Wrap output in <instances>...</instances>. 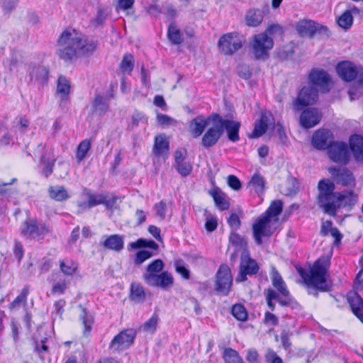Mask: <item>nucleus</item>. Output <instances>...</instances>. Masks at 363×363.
<instances>
[{"label":"nucleus","instance_id":"obj_1","mask_svg":"<svg viewBox=\"0 0 363 363\" xmlns=\"http://www.w3.org/2000/svg\"><path fill=\"white\" fill-rule=\"evenodd\" d=\"M57 54L60 59L72 62L77 56L92 55L98 47V41L89 39L74 29L65 30L58 39Z\"/></svg>","mask_w":363,"mask_h":363},{"label":"nucleus","instance_id":"obj_2","mask_svg":"<svg viewBox=\"0 0 363 363\" xmlns=\"http://www.w3.org/2000/svg\"><path fill=\"white\" fill-rule=\"evenodd\" d=\"M329 266L330 259L322 257L315 262L309 270H306L301 267H297L296 269L305 284L321 291H326L325 282Z\"/></svg>","mask_w":363,"mask_h":363},{"label":"nucleus","instance_id":"obj_3","mask_svg":"<svg viewBox=\"0 0 363 363\" xmlns=\"http://www.w3.org/2000/svg\"><path fill=\"white\" fill-rule=\"evenodd\" d=\"M318 205L325 213L331 216L336 215V197L338 193H335V185L329 179H322L318 185Z\"/></svg>","mask_w":363,"mask_h":363},{"label":"nucleus","instance_id":"obj_4","mask_svg":"<svg viewBox=\"0 0 363 363\" xmlns=\"http://www.w3.org/2000/svg\"><path fill=\"white\" fill-rule=\"evenodd\" d=\"M50 232L49 226L35 218H28L21 224V235L27 239L43 240Z\"/></svg>","mask_w":363,"mask_h":363},{"label":"nucleus","instance_id":"obj_5","mask_svg":"<svg viewBox=\"0 0 363 363\" xmlns=\"http://www.w3.org/2000/svg\"><path fill=\"white\" fill-rule=\"evenodd\" d=\"M277 223L264 215L259 217L252 225L253 236L257 245L262 243V238L270 237L276 230Z\"/></svg>","mask_w":363,"mask_h":363},{"label":"nucleus","instance_id":"obj_6","mask_svg":"<svg viewBox=\"0 0 363 363\" xmlns=\"http://www.w3.org/2000/svg\"><path fill=\"white\" fill-rule=\"evenodd\" d=\"M243 42V37L238 33H228L220 38L218 47L224 55H232L242 48Z\"/></svg>","mask_w":363,"mask_h":363},{"label":"nucleus","instance_id":"obj_7","mask_svg":"<svg viewBox=\"0 0 363 363\" xmlns=\"http://www.w3.org/2000/svg\"><path fill=\"white\" fill-rule=\"evenodd\" d=\"M274 42L266 33L254 35L252 43V52L257 60H265L268 57V52L273 48Z\"/></svg>","mask_w":363,"mask_h":363},{"label":"nucleus","instance_id":"obj_8","mask_svg":"<svg viewBox=\"0 0 363 363\" xmlns=\"http://www.w3.org/2000/svg\"><path fill=\"white\" fill-rule=\"evenodd\" d=\"M34 155H40V163L43 165L42 174L48 178L53 172L55 159L54 158L53 152L51 148H48L45 145L39 143Z\"/></svg>","mask_w":363,"mask_h":363},{"label":"nucleus","instance_id":"obj_9","mask_svg":"<svg viewBox=\"0 0 363 363\" xmlns=\"http://www.w3.org/2000/svg\"><path fill=\"white\" fill-rule=\"evenodd\" d=\"M233 284V276L227 264H221L216 273L215 284L216 291L223 296H227L230 291Z\"/></svg>","mask_w":363,"mask_h":363},{"label":"nucleus","instance_id":"obj_10","mask_svg":"<svg viewBox=\"0 0 363 363\" xmlns=\"http://www.w3.org/2000/svg\"><path fill=\"white\" fill-rule=\"evenodd\" d=\"M136 332L133 329H126L120 332L111 341L109 350L121 352L128 349L134 342Z\"/></svg>","mask_w":363,"mask_h":363},{"label":"nucleus","instance_id":"obj_11","mask_svg":"<svg viewBox=\"0 0 363 363\" xmlns=\"http://www.w3.org/2000/svg\"><path fill=\"white\" fill-rule=\"evenodd\" d=\"M259 266L257 263L250 257L247 250H244L241 255L240 263V272L235 281L242 282L247 279V275H254L257 273Z\"/></svg>","mask_w":363,"mask_h":363},{"label":"nucleus","instance_id":"obj_12","mask_svg":"<svg viewBox=\"0 0 363 363\" xmlns=\"http://www.w3.org/2000/svg\"><path fill=\"white\" fill-rule=\"evenodd\" d=\"M215 114L216 113L211 114V118L209 120H212V122L201 139V145L205 148L214 146L223 135V130L218 121L213 120Z\"/></svg>","mask_w":363,"mask_h":363},{"label":"nucleus","instance_id":"obj_13","mask_svg":"<svg viewBox=\"0 0 363 363\" xmlns=\"http://www.w3.org/2000/svg\"><path fill=\"white\" fill-rule=\"evenodd\" d=\"M298 34L302 37L313 38L315 34L328 35V28L311 20L300 21L296 26Z\"/></svg>","mask_w":363,"mask_h":363},{"label":"nucleus","instance_id":"obj_14","mask_svg":"<svg viewBox=\"0 0 363 363\" xmlns=\"http://www.w3.org/2000/svg\"><path fill=\"white\" fill-rule=\"evenodd\" d=\"M213 120L218 121L223 132L225 130L228 138L231 142H237L240 140L239 130L240 123L236 121L224 119L218 113L215 114Z\"/></svg>","mask_w":363,"mask_h":363},{"label":"nucleus","instance_id":"obj_15","mask_svg":"<svg viewBox=\"0 0 363 363\" xmlns=\"http://www.w3.org/2000/svg\"><path fill=\"white\" fill-rule=\"evenodd\" d=\"M329 158L337 163L346 164L350 157L348 147L345 143L335 142L328 149Z\"/></svg>","mask_w":363,"mask_h":363},{"label":"nucleus","instance_id":"obj_16","mask_svg":"<svg viewBox=\"0 0 363 363\" xmlns=\"http://www.w3.org/2000/svg\"><path fill=\"white\" fill-rule=\"evenodd\" d=\"M309 86L315 87L318 91L321 92L328 91V84L330 82L329 74L323 70L313 69L311 72L308 77Z\"/></svg>","mask_w":363,"mask_h":363},{"label":"nucleus","instance_id":"obj_17","mask_svg":"<svg viewBox=\"0 0 363 363\" xmlns=\"http://www.w3.org/2000/svg\"><path fill=\"white\" fill-rule=\"evenodd\" d=\"M311 143L313 146L318 150L328 149L334 143L333 135L329 130H318L313 135Z\"/></svg>","mask_w":363,"mask_h":363},{"label":"nucleus","instance_id":"obj_18","mask_svg":"<svg viewBox=\"0 0 363 363\" xmlns=\"http://www.w3.org/2000/svg\"><path fill=\"white\" fill-rule=\"evenodd\" d=\"M318 99V92L315 87L313 86H303L299 91L295 104L301 106H306L313 104Z\"/></svg>","mask_w":363,"mask_h":363},{"label":"nucleus","instance_id":"obj_19","mask_svg":"<svg viewBox=\"0 0 363 363\" xmlns=\"http://www.w3.org/2000/svg\"><path fill=\"white\" fill-rule=\"evenodd\" d=\"M336 71L339 77L345 82L354 80L359 72L357 67L350 61L339 62L336 66Z\"/></svg>","mask_w":363,"mask_h":363},{"label":"nucleus","instance_id":"obj_20","mask_svg":"<svg viewBox=\"0 0 363 363\" xmlns=\"http://www.w3.org/2000/svg\"><path fill=\"white\" fill-rule=\"evenodd\" d=\"M328 171L337 184L345 186L354 184V178L352 172L347 168L330 167Z\"/></svg>","mask_w":363,"mask_h":363},{"label":"nucleus","instance_id":"obj_21","mask_svg":"<svg viewBox=\"0 0 363 363\" xmlns=\"http://www.w3.org/2000/svg\"><path fill=\"white\" fill-rule=\"evenodd\" d=\"M174 279L171 273L163 272L155 276H148L145 283L151 286L167 289L173 285Z\"/></svg>","mask_w":363,"mask_h":363},{"label":"nucleus","instance_id":"obj_22","mask_svg":"<svg viewBox=\"0 0 363 363\" xmlns=\"http://www.w3.org/2000/svg\"><path fill=\"white\" fill-rule=\"evenodd\" d=\"M321 114L315 108L304 110L300 117L301 125L305 128H311L316 125L320 121Z\"/></svg>","mask_w":363,"mask_h":363},{"label":"nucleus","instance_id":"obj_23","mask_svg":"<svg viewBox=\"0 0 363 363\" xmlns=\"http://www.w3.org/2000/svg\"><path fill=\"white\" fill-rule=\"evenodd\" d=\"M211 115L206 118L198 116L190 121L189 131L194 138H198L203 133L204 130L211 125L212 120Z\"/></svg>","mask_w":363,"mask_h":363},{"label":"nucleus","instance_id":"obj_24","mask_svg":"<svg viewBox=\"0 0 363 363\" xmlns=\"http://www.w3.org/2000/svg\"><path fill=\"white\" fill-rule=\"evenodd\" d=\"M347 301L353 313L363 323V299L355 291L347 294Z\"/></svg>","mask_w":363,"mask_h":363},{"label":"nucleus","instance_id":"obj_25","mask_svg":"<svg viewBox=\"0 0 363 363\" xmlns=\"http://www.w3.org/2000/svg\"><path fill=\"white\" fill-rule=\"evenodd\" d=\"M169 141L164 135H159L155 138L153 152L157 157H167L169 152Z\"/></svg>","mask_w":363,"mask_h":363},{"label":"nucleus","instance_id":"obj_26","mask_svg":"<svg viewBox=\"0 0 363 363\" xmlns=\"http://www.w3.org/2000/svg\"><path fill=\"white\" fill-rule=\"evenodd\" d=\"M102 245L106 250L118 252L124 247L123 238L119 235H111L106 237Z\"/></svg>","mask_w":363,"mask_h":363},{"label":"nucleus","instance_id":"obj_27","mask_svg":"<svg viewBox=\"0 0 363 363\" xmlns=\"http://www.w3.org/2000/svg\"><path fill=\"white\" fill-rule=\"evenodd\" d=\"M48 70L43 66H33L30 70V80L40 85L47 82Z\"/></svg>","mask_w":363,"mask_h":363},{"label":"nucleus","instance_id":"obj_28","mask_svg":"<svg viewBox=\"0 0 363 363\" xmlns=\"http://www.w3.org/2000/svg\"><path fill=\"white\" fill-rule=\"evenodd\" d=\"M350 145L356 161L363 162V137L352 135L350 140Z\"/></svg>","mask_w":363,"mask_h":363},{"label":"nucleus","instance_id":"obj_29","mask_svg":"<svg viewBox=\"0 0 363 363\" xmlns=\"http://www.w3.org/2000/svg\"><path fill=\"white\" fill-rule=\"evenodd\" d=\"M108 101L100 94H96L92 101L91 111L98 115H104L108 110Z\"/></svg>","mask_w":363,"mask_h":363},{"label":"nucleus","instance_id":"obj_30","mask_svg":"<svg viewBox=\"0 0 363 363\" xmlns=\"http://www.w3.org/2000/svg\"><path fill=\"white\" fill-rule=\"evenodd\" d=\"M272 282L274 287L277 289L281 296H288L289 295V291L285 282L275 268H273L272 271Z\"/></svg>","mask_w":363,"mask_h":363},{"label":"nucleus","instance_id":"obj_31","mask_svg":"<svg viewBox=\"0 0 363 363\" xmlns=\"http://www.w3.org/2000/svg\"><path fill=\"white\" fill-rule=\"evenodd\" d=\"M48 191L50 199L56 201H64L69 198L67 189L63 186H51Z\"/></svg>","mask_w":363,"mask_h":363},{"label":"nucleus","instance_id":"obj_32","mask_svg":"<svg viewBox=\"0 0 363 363\" xmlns=\"http://www.w3.org/2000/svg\"><path fill=\"white\" fill-rule=\"evenodd\" d=\"M356 200V196L352 191L338 193L336 197V210L341 206H352Z\"/></svg>","mask_w":363,"mask_h":363},{"label":"nucleus","instance_id":"obj_33","mask_svg":"<svg viewBox=\"0 0 363 363\" xmlns=\"http://www.w3.org/2000/svg\"><path fill=\"white\" fill-rule=\"evenodd\" d=\"M263 21V12L259 9H251L245 16L246 24L248 26L256 27Z\"/></svg>","mask_w":363,"mask_h":363},{"label":"nucleus","instance_id":"obj_34","mask_svg":"<svg viewBox=\"0 0 363 363\" xmlns=\"http://www.w3.org/2000/svg\"><path fill=\"white\" fill-rule=\"evenodd\" d=\"M70 91L69 81L63 76H60L57 80V93L61 96L62 100L68 99Z\"/></svg>","mask_w":363,"mask_h":363},{"label":"nucleus","instance_id":"obj_35","mask_svg":"<svg viewBox=\"0 0 363 363\" xmlns=\"http://www.w3.org/2000/svg\"><path fill=\"white\" fill-rule=\"evenodd\" d=\"M283 208V203L281 201L277 200L273 201L266 212L263 214L264 216L270 218L272 220L276 223L278 222L277 216L281 213Z\"/></svg>","mask_w":363,"mask_h":363},{"label":"nucleus","instance_id":"obj_36","mask_svg":"<svg viewBox=\"0 0 363 363\" xmlns=\"http://www.w3.org/2000/svg\"><path fill=\"white\" fill-rule=\"evenodd\" d=\"M164 263L162 259H157L152 262L147 267L146 272L143 274L145 281H147L148 276H155L157 273L162 271Z\"/></svg>","mask_w":363,"mask_h":363},{"label":"nucleus","instance_id":"obj_37","mask_svg":"<svg viewBox=\"0 0 363 363\" xmlns=\"http://www.w3.org/2000/svg\"><path fill=\"white\" fill-rule=\"evenodd\" d=\"M128 250H135L142 247H148L155 250H158V245L152 240H146L143 238H140L135 242H130L128 246Z\"/></svg>","mask_w":363,"mask_h":363},{"label":"nucleus","instance_id":"obj_38","mask_svg":"<svg viewBox=\"0 0 363 363\" xmlns=\"http://www.w3.org/2000/svg\"><path fill=\"white\" fill-rule=\"evenodd\" d=\"M248 185L257 194H261L264 190L265 180L259 174H255L248 183Z\"/></svg>","mask_w":363,"mask_h":363},{"label":"nucleus","instance_id":"obj_39","mask_svg":"<svg viewBox=\"0 0 363 363\" xmlns=\"http://www.w3.org/2000/svg\"><path fill=\"white\" fill-rule=\"evenodd\" d=\"M60 269L65 275L72 276L78 269V264L73 260H60Z\"/></svg>","mask_w":363,"mask_h":363},{"label":"nucleus","instance_id":"obj_40","mask_svg":"<svg viewBox=\"0 0 363 363\" xmlns=\"http://www.w3.org/2000/svg\"><path fill=\"white\" fill-rule=\"evenodd\" d=\"M130 297L135 302H143L145 299L143 287L139 284L133 283L130 287Z\"/></svg>","mask_w":363,"mask_h":363},{"label":"nucleus","instance_id":"obj_41","mask_svg":"<svg viewBox=\"0 0 363 363\" xmlns=\"http://www.w3.org/2000/svg\"><path fill=\"white\" fill-rule=\"evenodd\" d=\"M111 12L108 7H101L97 10L96 15L91 20V23L95 27L102 26Z\"/></svg>","mask_w":363,"mask_h":363},{"label":"nucleus","instance_id":"obj_42","mask_svg":"<svg viewBox=\"0 0 363 363\" xmlns=\"http://www.w3.org/2000/svg\"><path fill=\"white\" fill-rule=\"evenodd\" d=\"M223 358L225 363H244L242 358L238 352L232 348H225Z\"/></svg>","mask_w":363,"mask_h":363},{"label":"nucleus","instance_id":"obj_43","mask_svg":"<svg viewBox=\"0 0 363 363\" xmlns=\"http://www.w3.org/2000/svg\"><path fill=\"white\" fill-rule=\"evenodd\" d=\"M211 196L213 197V201L215 202L216 206L220 210H225L229 207L228 202L223 197V194L220 191L219 189H213L210 192Z\"/></svg>","mask_w":363,"mask_h":363},{"label":"nucleus","instance_id":"obj_44","mask_svg":"<svg viewBox=\"0 0 363 363\" xmlns=\"http://www.w3.org/2000/svg\"><path fill=\"white\" fill-rule=\"evenodd\" d=\"M167 35L169 40L174 45H179L182 43V35L179 29L173 23L170 24L168 28Z\"/></svg>","mask_w":363,"mask_h":363},{"label":"nucleus","instance_id":"obj_45","mask_svg":"<svg viewBox=\"0 0 363 363\" xmlns=\"http://www.w3.org/2000/svg\"><path fill=\"white\" fill-rule=\"evenodd\" d=\"M134 57L130 53L125 54L120 64V69L123 72L130 74L134 67Z\"/></svg>","mask_w":363,"mask_h":363},{"label":"nucleus","instance_id":"obj_46","mask_svg":"<svg viewBox=\"0 0 363 363\" xmlns=\"http://www.w3.org/2000/svg\"><path fill=\"white\" fill-rule=\"evenodd\" d=\"M79 308L82 311V313L80 314V319L82 320L84 326V333H89L91 330V325L94 323V318L91 314L87 313L85 308L82 307L81 305L79 306Z\"/></svg>","mask_w":363,"mask_h":363},{"label":"nucleus","instance_id":"obj_47","mask_svg":"<svg viewBox=\"0 0 363 363\" xmlns=\"http://www.w3.org/2000/svg\"><path fill=\"white\" fill-rule=\"evenodd\" d=\"M91 147V142L89 140H82L77 147L76 157L79 162L82 161Z\"/></svg>","mask_w":363,"mask_h":363},{"label":"nucleus","instance_id":"obj_48","mask_svg":"<svg viewBox=\"0 0 363 363\" xmlns=\"http://www.w3.org/2000/svg\"><path fill=\"white\" fill-rule=\"evenodd\" d=\"M232 315L238 320L245 321L247 318V313L242 304H235L231 310Z\"/></svg>","mask_w":363,"mask_h":363},{"label":"nucleus","instance_id":"obj_49","mask_svg":"<svg viewBox=\"0 0 363 363\" xmlns=\"http://www.w3.org/2000/svg\"><path fill=\"white\" fill-rule=\"evenodd\" d=\"M353 21V17L349 11H345L337 19V23L340 27L344 29H348L351 27Z\"/></svg>","mask_w":363,"mask_h":363},{"label":"nucleus","instance_id":"obj_50","mask_svg":"<svg viewBox=\"0 0 363 363\" xmlns=\"http://www.w3.org/2000/svg\"><path fill=\"white\" fill-rule=\"evenodd\" d=\"M174 166H175L177 172L182 177L188 176L192 170L191 164L187 161H184V162L177 163V164H174Z\"/></svg>","mask_w":363,"mask_h":363},{"label":"nucleus","instance_id":"obj_51","mask_svg":"<svg viewBox=\"0 0 363 363\" xmlns=\"http://www.w3.org/2000/svg\"><path fill=\"white\" fill-rule=\"evenodd\" d=\"M174 266L177 273L179 274L184 279H189L190 278V272L184 266L182 260H176Z\"/></svg>","mask_w":363,"mask_h":363},{"label":"nucleus","instance_id":"obj_52","mask_svg":"<svg viewBox=\"0 0 363 363\" xmlns=\"http://www.w3.org/2000/svg\"><path fill=\"white\" fill-rule=\"evenodd\" d=\"M267 363H283L282 359L271 348H268L264 354Z\"/></svg>","mask_w":363,"mask_h":363},{"label":"nucleus","instance_id":"obj_53","mask_svg":"<svg viewBox=\"0 0 363 363\" xmlns=\"http://www.w3.org/2000/svg\"><path fill=\"white\" fill-rule=\"evenodd\" d=\"M158 322V315L154 314L143 325V330L147 332L153 333L157 328Z\"/></svg>","mask_w":363,"mask_h":363},{"label":"nucleus","instance_id":"obj_54","mask_svg":"<svg viewBox=\"0 0 363 363\" xmlns=\"http://www.w3.org/2000/svg\"><path fill=\"white\" fill-rule=\"evenodd\" d=\"M153 255L152 252L148 250L138 251L134 259L135 264L140 265Z\"/></svg>","mask_w":363,"mask_h":363},{"label":"nucleus","instance_id":"obj_55","mask_svg":"<svg viewBox=\"0 0 363 363\" xmlns=\"http://www.w3.org/2000/svg\"><path fill=\"white\" fill-rule=\"evenodd\" d=\"M88 198V205L91 207L101 204L104 203V194H93L90 192L86 194Z\"/></svg>","mask_w":363,"mask_h":363},{"label":"nucleus","instance_id":"obj_56","mask_svg":"<svg viewBox=\"0 0 363 363\" xmlns=\"http://www.w3.org/2000/svg\"><path fill=\"white\" fill-rule=\"evenodd\" d=\"M67 289V284L65 279L60 280L57 283L54 284L51 293L52 294H63Z\"/></svg>","mask_w":363,"mask_h":363},{"label":"nucleus","instance_id":"obj_57","mask_svg":"<svg viewBox=\"0 0 363 363\" xmlns=\"http://www.w3.org/2000/svg\"><path fill=\"white\" fill-rule=\"evenodd\" d=\"M16 181V178H13L9 182L0 184V195L4 196H11L13 193V191L11 188H9L8 186L13 184Z\"/></svg>","mask_w":363,"mask_h":363},{"label":"nucleus","instance_id":"obj_58","mask_svg":"<svg viewBox=\"0 0 363 363\" xmlns=\"http://www.w3.org/2000/svg\"><path fill=\"white\" fill-rule=\"evenodd\" d=\"M267 129V125L258 121L255 123L254 130L250 137L254 138H259L265 133Z\"/></svg>","mask_w":363,"mask_h":363},{"label":"nucleus","instance_id":"obj_59","mask_svg":"<svg viewBox=\"0 0 363 363\" xmlns=\"http://www.w3.org/2000/svg\"><path fill=\"white\" fill-rule=\"evenodd\" d=\"M154 208L156 211V215L160 219L164 220L166 217V211H167V204L164 201H161L160 202L156 203L154 206Z\"/></svg>","mask_w":363,"mask_h":363},{"label":"nucleus","instance_id":"obj_60","mask_svg":"<svg viewBox=\"0 0 363 363\" xmlns=\"http://www.w3.org/2000/svg\"><path fill=\"white\" fill-rule=\"evenodd\" d=\"M157 121L159 122V123L162 126H168L172 124L177 123V121L174 118H172L165 114H162V113L157 114Z\"/></svg>","mask_w":363,"mask_h":363},{"label":"nucleus","instance_id":"obj_61","mask_svg":"<svg viewBox=\"0 0 363 363\" xmlns=\"http://www.w3.org/2000/svg\"><path fill=\"white\" fill-rule=\"evenodd\" d=\"M229 240L233 245L236 246L243 247L246 245V242L244 238L235 232H232L230 233Z\"/></svg>","mask_w":363,"mask_h":363},{"label":"nucleus","instance_id":"obj_62","mask_svg":"<svg viewBox=\"0 0 363 363\" xmlns=\"http://www.w3.org/2000/svg\"><path fill=\"white\" fill-rule=\"evenodd\" d=\"M228 184L235 191H238L242 187L240 179L236 176L232 174L228 177Z\"/></svg>","mask_w":363,"mask_h":363},{"label":"nucleus","instance_id":"obj_63","mask_svg":"<svg viewBox=\"0 0 363 363\" xmlns=\"http://www.w3.org/2000/svg\"><path fill=\"white\" fill-rule=\"evenodd\" d=\"M266 33L268 36L274 35H281L283 33V29L281 26L279 24H272L268 26L266 31L264 33Z\"/></svg>","mask_w":363,"mask_h":363},{"label":"nucleus","instance_id":"obj_64","mask_svg":"<svg viewBox=\"0 0 363 363\" xmlns=\"http://www.w3.org/2000/svg\"><path fill=\"white\" fill-rule=\"evenodd\" d=\"M228 223L233 230H238L240 226V220L236 213H233L230 216Z\"/></svg>","mask_w":363,"mask_h":363}]
</instances>
